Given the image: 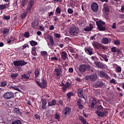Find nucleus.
I'll use <instances>...</instances> for the list:
<instances>
[{
    "label": "nucleus",
    "mask_w": 124,
    "mask_h": 124,
    "mask_svg": "<svg viewBox=\"0 0 124 124\" xmlns=\"http://www.w3.org/2000/svg\"><path fill=\"white\" fill-rule=\"evenodd\" d=\"M33 4H34V1L33 0H30L27 6V8L26 10L27 12H23L22 14H21V19H25V18L27 17V16L28 15V13L29 12V11H31V10L32 8V6H33Z\"/></svg>",
    "instance_id": "1"
},
{
    "label": "nucleus",
    "mask_w": 124,
    "mask_h": 124,
    "mask_svg": "<svg viewBox=\"0 0 124 124\" xmlns=\"http://www.w3.org/2000/svg\"><path fill=\"white\" fill-rule=\"evenodd\" d=\"M103 109V107H102V106H98L97 107V111H95V113L97 114V116L98 117H100L101 118H104V117H106V116H107V114H108V111L107 110H105L103 112L98 111L102 110Z\"/></svg>",
    "instance_id": "2"
},
{
    "label": "nucleus",
    "mask_w": 124,
    "mask_h": 124,
    "mask_svg": "<svg viewBox=\"0 0 124 124\" xmlns=\"http://www.w3.org/2000/svg\"><path fill=\"white\" fill-rule=\"evenodd\" d=\"M92 45L96 49H101V50H107V49H108V47H107V46L102 45L97 42H93L92 43Z\"/></svg>",
    "instance_id": "3"
},
{
    "label": "nucleus",
    "mask_w": 124,
    "mask_h": 124,
    "mask_svg": "<svg viewBox=\"0 0 124 124\" xmlns=\"http://www.w3.org/2000/svg\"><path fill=\"white\" fill-rule=\"evenodd\" d=\"M13 63L16 67H17L18 68L20 66L26 65V64L28 63V62H26L24 60H16L14 61Z\"/></svg>",
    "instance_id": "4"
},
{
    "label": "nucleus",
    "mask_w": 124,
    "mask_h": 124,
    "mask_svg": "<svg viewBox=\"0 0 124 124\" xmlns=\"http://www.w3.org/2000/svg\"><path fill=\"white\" fill-rule=\"evenodd\" d=\"M39 81H40V80H36V83L40 88H41V89H45L47 87V80L44 78H42L41 79V83H40Z\"/></svg>",
    "instance_id": "5"
},
{
    "label": "nucleus",
    "mask_w": 124,
    "mask_h": 124,
    "mask_svg": "<svg viewBox=\"0 0 124 124\" xmlns=\"http://www.w3.org/2000/svg\"><path fill=\"white\" fill-rule=\"evenodd\" d=\"M87 69L88 71H90V70H91V66L85 64H81L78 68V70L80 73L86 72Z\"/></svg>",
    "instance_id": "6"
},
{
    "label": "nucleus",
    "mask_w": 124,
    "mask_h": 124,
    "mask_svg": "<svg viewBox=\"0 0 124 124\" xmlns=\"http://www.w3.org/2000/svg\"><path fill=\"white\" fill-rule=\"evenodd\" d=\"M96 24L99 31H105L106 28L103 27V25H105V22L101 20H99V21H96Z\"/></svg>",
    "instance_id": "7"
},
{
    "label": "nucleus",
    "mask_w": 124,
    "mask_h": 124,
    "mask_svg": "<svg viewBox=\"0 0 124 124\" xmlns=\"http://www.w3.org/2000/svg\"><path fill=\"white\" fill-rule=\"evenodd\" d=\"M3 96L5 99H11V98H14V93L12 92H6Z\"/></svg>",
    "instance_id": "8"
},
{
    "label": "nucleus",
    "mask_w": 124,
    "mask_h": 124,
    "mask_svg": "<svg viewBox=\"0 0 124 124\" xmlns=\"http://www.w3.org/2000/svg\"><path fill=\"white\" fill-rule=\"evenodd\" d=\"M42 101V106L40 108V110H46L47 109V107L46 104H47V99L44 98H41Z\"/></svg>",
    "instance_id": "9"
},
{
    "label": "nucleus",
    "mask_w": 124,
    "mask_h": 124,
    "mask_svg": "<svg viewBox=\"0 0 124 124\" xmlns=\"http://www.w3.org/2000/svg\"><path fill=\"white\" fill-rule=\"evenodd\" d=\"M63 114L64 115V117L66 116H68L70 115V113H71V108L68 107H66L63 110Z\"/></svg>",
    "instance_id": "10"
},
{
    "label": "nucleus",
    "mask_w": 124,
    "mask_h": 124,
    "mask_svg": "<svg viewBox=\"0 0 124 124\" xmlns=\"http://www.w3.org/2000/svg\"><path fill=\"white\" fill-rule=\"evenodd\" d=\"M69 33L71 35H75L77 36V34L79 33V31L76 30L75 28H71L69 30Z\"/></svg>",
    "instance_id": "11"
},
{
    "label": "nucleus",
    "mask_w": 124,
    "mask_h": 124,
    "mask_svg": "<svg viewBox=\"0 0 124 124\" xmlns=\"http://www.w3.org/2000/svg\"><path fill=\"white\" fill-rule=\"evenodd\" d=\"M99 75L101 78H105L107 80H108L110 78L109 75L105 73L103 71H100Z\"/></svg>",
    "instance_id": "12"
},
{
    "label": "nucleus",
    "mask_w": 124,
    "mask_h": 124,
    "mask_svg": "<svg viewBox=\"0 0 124 124\" xmlns=\"http://www.w3.org/2000/svg\"><path fill=\"white\" fill-rule=\"evenodd\" d=\"M91 9L94 12H97L98 10V5L96 2L92 3L91 5Z\"/></svg>",
    "instance_id": "13"
},
{
    "label": "nucleus",
    "mask_w": 124,
    "mask_h": 124,
    "mask_svg": "<svg viewBox=\"0 0 124 124\" xmlns=\"http://www.w3.org/2000/svg\"><path fill=\"white\" fill-rule=\"evenodd\" d=\"M34 74H35V81L38 80H40V79L38 78V76H39V74H40V69L37 68L35 69V72H34Z\"/></svg>",
    "instance_id": "14"
},
{
    "label": "nucleus",
    "mask_w": 124,
    "mask_h": 124,
    "mask_svg": "<svg viewBox=\"0 0 124 124\" xmlns=\"http://www.w3.org/2000/svg\"><path fill=\"white\" fill-rule=\"evenodd\" d=\"M103 86H104V83L100 80L97 81L94 85L95 88H101Z\"/></svg>",
    "instance_id": "15"
},
{
    "label": "nucleus",
    "mask_w": 124,
    "mask_h": 124,
    "mask_svg": "<svg viewBox=\"0 0 124 124\" xmlns=\"http://www.w3.org/2000/svg\"><path fill=\"white\" fill-rule=\"evenodd\" d=\"M94 64H95L96 66H97L98 68H104L105 67V64L100 62H95Z\"/></svg>",
    "instance_id": "16"
},
{
    "label": "nucleus",
    "mask_w": 124,
    "mask_h": 124,
    "mask_svg": "<svg viewBox=\"0 0 124 124\" xmlns=\"http://www.w3.org/2000/svg\"><path fill=\"white\" fill-rule=\"evenodd\" d=\"M111 39L108 38H103L102 39L101 43L103 44H108L109 43L111 42Z\"/></svg>",
    "instance_id": "17"
},
{
    "label": "nucleus",
    "mask_w": 124,
    "mask_h": 124,
    "mask_svg": "<svg viewBox=\"0 0 124 124\" xmlns=\"http://www.w3.org/2000/svg\"><path fill=\"white\" fill-rule=\"evenodd\" d=\"M54 71L56 72V75L57 77H60L62 72L61 68L55 69Z\"/></svg>",
    "instance_id": "18"
},
{
    "label": "nucleus",
    "mask_w": 124,
    "mask_h": 124,
    "mask_svg": "<svg viewBox=\"0 0 124 124\" xmlns=\"http://www.w3.org/2000/svg\"><path fill=\"white\" fill-rule=\"evenodd\" d=\"M97 75L95 74H92L90 75V81H92V82H95L96 80H97Z\"/></svg>",
    "instance_id": "19"
},
{
    "label": "nucleus",
    "mask_w": 124,
    "mask_h": 124,
    "mask_svg": "<svg viewBox=\"0 0 124 124\" xmlns=\"http://www.w3.org/2000/svg\"><path fill=\"white\" fill-rule=\"evenodd\" d=\"M78 97H82L85 99V96L83 94V90L82 89H78Z\"/></svg>",
    "instance_id": "20"
},
{
    "label": "nucleus",
    "mask_w": 124,
    "mask_h": 124,
    "mask_svg": "<svg viewBox=\"0 0 124 124\" xmlns=\"http://www.w3.org/2000/svg\"><path fill=\"white\" fill-rule=\"evenodd\" d=\"M61 55L63 61H66V59H67V53L65 51H62L61 53Z\"/></svg>",
    "instance_id": "21"
},
{
    "label": "nucleus",
    "mask_w": 124,
    "mask_h": 124,
    "mask_svg": "<svg viewBox=\"0 0 124 124\" xmlns=\"http://www.w3.org/2000/svg\"><path fill=\"white\" fill-rule=\"evenodd\" d=\"M77 105L78 106L79 109H83L84 108V106L83 105L81 104V100L80 99H78V100Z\"/></svg>",
    "instance_id": "22"
},
{
    "label": "nucleus",
    "mask_w": 124,
    "mask_h": 124,
    "mask_svg": "<svg viewBox=\"0 0 124 124\" xmlns=\"http://www.w3.org/2000/svg\"><path fill=\"white\" fill-rule=\"evenodd\" d=\"M93 29V27L92 24L89 25V27H86V28L84 29L85 31H91Z\"/></svg>",
    "instance_id": "23"
},
{
    "label": "nucleus",
    "mask_w": 124,
    "mask_h": 124,
    "mask_svg": "<svg viewBox=\"0 0 124 124\" xmlns=\"http://www.w3.org/2000/svg\"><path fill=\"white\" fill-rule=\"evenodd\" d=\"M79 120L83 124H89L86 119H85L83 116H80L79 117Z\"/></svg>",
    "instance_id": "24"
},
{
    "label": "nucleus",
    "mask_w": 124,
    "mask_h": 124,
    "mask_svg": "<svg viewBox=\"0 0 124 124\" xmlns=\"http://www.w3.org/2000/svg\"><path fill=\"white\" fill-rule=\"evenodd\" d=\"M48 106H53L54 105H56L57 104V101L56 99H53L51 102H48Z\"/></svg>",
    "instance_id": "25"
},
{
    "label": "nucleus",
    "mask_w": 124,
    "mask_h": 124,
    "mask_svg": "<svg viewBox=\"0 0 124 124\" xmlns=\"http://www.w3.org/2000/svg\"><path fill=\"white\" fill-rule=\"evenodd\" d=\"M21 79L22 80H28V79H30V77H29L28 75L24 74L22 75Z\"/></svg>",
    "instance_id": "26"
},
{
    "label": "nucleus",
    "mask_w": 124,
    "mask_h": 124,
    "mask_svg": "<svg viewBox=\"0 0 124 124\" xmlns=\"http://www.w3.org/2000/svg\"><path fill=\"white\" fill-rule=\"evenodd\" d=\"M103 9L106 13L109 12V8H108V5L107 4H104L103 6Z\"/></svg>",
    "instance_id": "27"
},
{
    "label": "nucleus",
    "mask_w": 124,
    "mask_h": 124,
    "mask_svg": "<svg viewBox=\"0 0 124 124\" xmlns=\"http://www.w3.org/2000/svg\"><path fill=\"white\" fill-rule=\"evenodd\" d=\"M7 85V82L5 80H3L0 82V87L1 88H3L4 87H5Z\"/></svg>",
    "instance_id": "28"
},
{
    "label": "nucleus",
    "mask_w": 124,
    "mask_h": 124,
    "mask_svg": "<svg viewBox=\"0 0 124 124\" xmlns=\"http://www.w3.org/2000/svg\"><path fill=\"white\" fill-rule=\"evenodd\" d=\"M85 51L86 53H87V54L90 55V56H91V55H93V51L91 50V49L87 48V47L85 48Z\"/></svg>",
    "instance_id": "29"
},
{
    "label": "nucleus",
    "mask_w": 124,
    "mask_h": 124,
    "mask_svg": "<svg viewBox=\"0 0 124 124\" xmlns=\"http://www.w3.org/2000/svg\"><path fill=\"white\" fill-rule=\"evenodd\" d=\"M10 31V30L9 29H4L2 31V33L3 34H5L7 35V34H8L9 33V31Z\"/></svg>",
    "instance_id": "30"
},
{
    "label": "nucleus",
    "mask_w": 124,
    "mask_h": 124,
    "mask_svg": "<svg viewBox=\"0 0 124 124\" xmlns=\"http://www.w3.org/2000/svg\"><path fill=\"white\" fill-rule=\"evenodd\" d=\"M71 86V81L69 80V79H68L66 81V83L65 84V87H67L68 89H69V87Z\"/></svg>",
    "instance_id": "31"
},
{
    "label": "nucleus",
    "mask_w": 124,
    "mask_h": 124,
    "mask_svg": "<svg viewBox=\"0 0 124 124\" xmlns=\"http://www.w3.org/2000/svg\"><path fill=\"white\" fill-rule=\"evenodd\" d=\"M74 95V93L73 92H69L66 94V96L70 99L71 98V96H73Z\"/></svg>",
    "instance_id": "32"
},
{
    "label": "nucleus",
    "mask_w": 124,
    "mask_h": 124,
    "mask_svg": "<svg viewBox=\"0 0 124 124\" xmlns=\"http://www.w3.org/2000/svg\"><path fill=\"white\" fill-rule=\"evenodd\" d=\"M14 111L16 114H19V115H22V112L20 111L19 108H16L14 109Z\"/></svg>",
    "instance_id": "33"
},
{
    "label": "nucleus",
    "mask_w": 124,
    "mask_h": 124,
    "mask_svg": "<svg viewBox=\"0 0 124 124\" xmlns=\"http://www.w3.org/2000/svg\"><path fill=\"white\" fill-rule=\"evenodd\" d=\"M6 8H7V7L6 4H0V10H4V9H6Z\"/></svg>",
    "instance_id": "34"
},
{
    "label": "nucleus",
    "mask_w": 124,
    "mask_h": 124,
    "mask_svg": "<svg viewBox=\"0 0 124 124\" xmlns=\"http://www.w3.org/2000/svg\"><path fill=\"white\" fill-rule=\"evenodd\" d=\"M30 45H31V46H36L37 43V42L32 40L30 41Z\"/></svg>",
    "instance_id": "35"
},
{
    "label": "nucleus",
    "mask_w": 124,
    "mask_h": 124,
    "mask_svg": "<svg viewBox=\"0 0 124 124\" xmlns=\"http://www.w3.org/2000/svg\"><path fill=\"white\" fill-rule=\"evenodd\" d=\"M41 55L43 57H46V56L48 55V53H47V51H41Z\"/></svg>",
    "instance_id": "36"
},
{
    "label": "nucleus",
    "mask_w": 124,
    "mask_h": 124,
    "mask_svg": "<svg viewBox=\"0 0 124 124\" xmlns=\"http://www.w3.org/2000/svg\"><path fill=\"white\" fill-rule=\"evenodd\" d=\"M94 106H95V103L93 101L90 103V105H89V107H91L92 109H93L94 108Z\"/></svg>",
    "instance_id": "37"
},
{
    "label": "nucleus",
    "mask_w": 124,
    "mask_h": 124,
    "mask_svg": "<svg viewBox=\"0 0 124 124\" xmlns=\"http://www.w3.org/2000/svg\"><path fill=\"white\" fill-rule=\"evenodd\" d=\"M19 75L18 73L11 74V77L12 79H16V78Z\"/></svg>",
    "instance_id": "38"
},
{
    "label": "nucleus",
    "mask_w": 124,
    "mask_h": 124,
    "mask_svg": "<svg viewBox=\"0 0 124 124\" xmlns=\"http://www.w3.org/2000/svg\"><path fill=\"white\" fill-rule=\"evenodd\" d=\"M23 36L26 38H29L30 37V32L26 31L25 32H24Z\"/></svg>",
    "instance_id": "39"
},
{
    "label": "nucleus",
    "mask_w": 124,
    "mask_h": 124,
    "mask_svg": "<svg viewBox=\"0 0 124 124\" xmlns=\"http://www.w3.org/2000/svg\"><path fill=\"white\" fill-rule=\"evenodd\" d=\"M27 3H28V2L27 1H26L25 0H23L21 2V5L22 6H23V7H25V6L27 5Z\"/></svg>",
    "instance_id": "40"
},
{
    "label": "nucleus",
    "mask_w": 124,
    "mask_h": 124,
    "mask_svg": "<svg viewBox=\"0 0 124 124\" xmlns=\"http://www.w3.org/2000/svg\"><path fill=\"white\" fill-rule=\"evenodd\" d=\"M49 42L50 43V44L51 46H53L54 45V40L53 39V37H50L49 38Z\"/></svg>",
    "instance_id": "41"
},
{
    "label": "nucleus",
    "mask_w": 124,
    "mask_h": 124,
    "mask_svg": "<svg viewBox=\"0 0 124 124\" xmlns=\"http://www.w3.org/2000/svg\"><path fill=\"white\" fill-rule=\"evenodd\" d=\"M55 11H56V13H57V14H61L62 10H61V8H60V7H58L56 8V10Z\"/></svg>",
    "instance_id": "42"
},
{
    "label": "nucleus",
    "mask_w": 124,
    "mask_h": 124,
    "mask_svg": "<svg viewBox=\"0 0 124 124\" xmlns=\"http://www.w3.org/2000/svg\"><path fill=\"white\" fill-rule=\"evenodd\" d=\"M60 116L59 113H56L55 115V119H56V120H58V121H59V120H60Z\"/></svg>",
    "instance_id": "43"
},
{
    "label": "nucleus",
    "mask_w": 124,
    "mask_h": 124,
    "mask_svg": "<svg viewBox=\"0 0 124 124\" xmlns=\"http://www.w3.org/2000/svg\"><path fill=\"white\" fill-rule=\"evenodd\" d=\"M117 72L121 73L122 72V68L120 66H117L116 68Z\"/></svg>",
    "instance_id": "44"
},
{
    "label": "nucleus",
    "mask_w": 124,
    "mask_h": 124,
    "mask_svg": "<svg viewBox=\"0 0 124 124\" xmlns=\"http://www.w3.org/2000/svg\"><path fill=\"white\" fill-rule=\"evenodd\" d=\"M3 20H6V21H8V20H9V19H10V16H5L3 17Z\"/></svg>",
    "instance_id": "45"
},
{
    "label": "nucleus",
    "mask_w": 124,
    "mask_h": 124,
    "mask_svg": "<svg viewBox=\"0 0 124 124\" xmlns=\"http://www.w3.org/2000/svg\"><path fill=\"white\" fill-rule=\"evenodd\" d=\"M67 12L68 14H72L73 13V10L71 8H68L67 9Z\"/></svg>",
    "instance_id": "46"
},
{
    "label": "nucleus",
    "mask_w": 124,
    "mask_h": 124,
    "mask_svg": "<svg viewBox=\"0 0 124 124\" xmlns=\"http://www.w3.org/2000/svg\"><path fill=\"white\" fill-rule=\"evenodd\" d=\"M54 36L56 37V38H60L61 37V34L58 33H54Z\"/></svg>",
    "instance_id": "47"
},
{
    "label": "nucleus",
    "mask_w": 124,
    "mask_h": 124,
    "mask_svg": "<svg viewBox=\"0 0 124 124\" xmlns=\"http://www.w3.org/2000/svg\"><path fill=\"white\" fill-rule=\"evenodd\" d=\"M35 119H37V120H40V116H39L38 114H35L34 115Z\"/></svg>",
    "instance_id": "48"
},
{
    "label": "nucleus",
    "mask_w": 124,
    "mask_h": 124,
    "mask_svg": "<svg viewBox=\"0 0 124 124\" xmlns=\"http://www.w3.org/2000/svg\"><path fill=\"white\" fill-rule=\"evenodd\" d=\"M111 52H112L113 53H116V52L117 51V49H116V47H113L111 48Z\"/></svg>",
    "instance_id": "49"
},
{
    "label": "nucleus",
    "mask_w": 124,
    "mask_h": 124,
    "mask_svg": "<svg viewBox=\"0 0 124 124\" xmlns=\"http://www.w3.org/2000/svg\"><path fill=\"white\" fill-rule=\"evenodd\" d=\"M110 83H111V84H116V80L115 79L112 78L110 80Z\"/></svg>",
    "instance_id": "50"
},
{
    "label": "nucleus",
    "mask_w": 124,
    "mask_h": 124,
    "mask_svg": "<svg viewBox=\"0 0 124 124\" xmlns=\"http://www.w3.org/2000/svg\"><path fill=\"white\" fill-rule=\"evenodd\" d=\"M68 71L70 73H73V71H74V70H73V68L72 67H70L68 69Z\"/></svg>",
    "instance_id": "51"
},
{
    "label": "nucleus",
    "mask_w": 124,
    "mask_h": 124,
    "mask_svg": "<svg viewBox=\"0 0 124 124\" xmlns=\"http://www.w3.org/2000/svg\"><path fill=\"white\" fill-rule=\"evenodd\" d=\"M68 89L66 86H64L62 88V91H63V93H65L66 92V89Z\"/></svg>",
    "instance_id": "52"
},
{
    "label": "nucleus",
    "mask_w": 124,
    "mask_h": 124,
    "mask_svg": "<svg viewBox=\"0 0 124 124\" xmlns=\"http://www.w3.org/2000/svg\"><path fill=\"white\" fill-rule=\"evenodd\" d=\"M85 79L87 80V81H89V80H91V75L87 76L86 77H85Z\"/></svg>",
    "instance_id": "53"
},
{
    "label": "nucleus",
    "mask_w": 124,
    "mask_h": 124,
    "mask_svg": "<svg viewBox=\"0 0 124 124\" xmlns=\"http://www.w3.org/2000/svg\"><path fill=\"white\" fill-rule=\"evenodd\" d=\"M12 89H13V90H15V91H18V92H21V90H20L18 88L12 87Z\"/></svg>",
    "instance_id": "54"
},
{
    "label": "nucleus",
    "mask_w": 124,
    "mask_h": 124,
    "mask_svg": "<svg viewBox=\"0 0 124 124\" xmlns=\"http://www.w3.org/2000/svg\"><path fill=\"white\" fill-rule=\"evenodd\" d=\"M116 52H117V56H119V55H120V54L122 53V52L121 51V50H120V49L116 50Z\"/></svg>",
    "instance_id": "55"
},
{
    "label": "nucleus",
    "mask_w": 124,
    "mask_h": 124,
    "mask_svg": "<svg viewBox=\"0 0 124 124\" xmlns=\"http://www.w3.org/2000/svg\"><path fill=\"white\" fill-rule=\"evenodd\" d=\"M54 3H57V2H59L61 3L62 2V0H53Z\"/></svg>",
    "instance_id": "56"
},
{
    "label": "nucleus",
    "mask_w": 124,
    "mask_h": 124,
    "mask_svg": "<svg viewBox=\"0 0 124 124\" xmlns=\"http://www.w3.org/2000/svg\"><path fill=\"white\" fill-rule=\"evenodd\" d=\"M114 44H115V45H120V41H119V40L114 41Z\"/></svg>",
    "instance_id": "57"
},
{
    "label": "nucleus",
    "mask_w": 124,
    "mask_h": 124,
    "mask_svg": "<svg viewBox=\"0 0 124 124\" xmlns=\"http://www.w3.org/2000/svg\"><path fill=\"white\" fill-rule=\"evenodd\" d=\"M55 29V27H54V25H51L49 27L50 31H53Z\"/></svg>",
    "instance_id": "58"
},
{
    "label": "nucleus",
    "mask_w": 124,
    "mask_h": 124,
    "mask_svg": "<svg viewBox=\"0 0 124 124\" xmlns=\"http://www.w3.org/2000/svg\"><path fill=\"white\" fill-rule=\"evenodd\" d=\"M51 61H58V58L54 57L51 58Z\"/></svg>",
    "instance_id": "59"
},
{
    "label": "nucleus",
    "mask_w": 124,
    "mask_h": 124,
    "mask_svg": "<svg viewBox=\"0 0 124 124\" xmlns=\"http://www.w3.org/2000/svg\"><path fill=\"white\" fill-rule=\"evenodd\" d=\"M19 41H24V40H25V38H24L23 37H20L19 38Z\"/></svg>",
    "instance_id": "60"
},
{
    "label": "nucleus",
    "mask_w": 124,
    "mask_h": 124,
    "mask_svg": "<svg viewBox=\"0 0 124 124\" xmlns=\"http://www.w3.org/2000/svg\"><path fill=\"white\" fill-rule=\"evenodd\" d=\"M31 54L33 56H36V55H37V53H36V51H31Z\"/></svg>",
    "instance_id": "61"
},
{
    "label": "nucleus",
    "mask_w": 124,
    "mask_h": 124,
    "mask_svg": "<svg viewBox=\"0 0 124 124\" xmlns=\"http://www.w3.org/2000/svg\"><path fill=\"white\" fill-rule=\"evenodd\" d=\"M53 15H54V12H51L48 15V17H51V16H53Z\"/></svg>",
    "instance_id": "62"
},
{
    "label": "nucleus",
    "mask_w": 124,
    "mask_h": 124,
    "mask_svg": "<svg viewBox=\"0 0 124 124\" xmlns=\"http://www.w3.org/2000/svg\"><path fill=\"white\" fill-rule=\"evenodd\" d=\"M35 23L36 22H32L31 23V25L32 27H33V28H34V27L36 26V25H35Z\"/></svg>",
    "instance_id": "63"
},
{
    "label": "nucleus",
    "mask_w": 124,
    "mask_h": 124,
    "mask_svg": "<svg viewBox=\"0 0 124 124\" xmlns=\"http://www.w3.org/2000/svg\"><path fill=\"white\" fill-rule=\"evenodd\" d=\"M116 23H114L112 25V29H116Z\"/></svg>",
    "instance_id": "64"
}]
</instances>
